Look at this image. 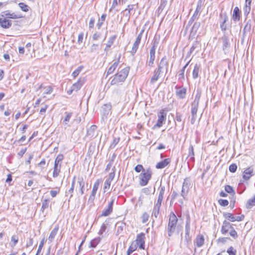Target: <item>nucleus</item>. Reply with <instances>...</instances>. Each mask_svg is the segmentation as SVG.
<instances>
[{
	"label": "nucleus",
	"instance_id": "0eeeda50",
	"mask_svg": "<svg viewBox=\"0 0 255 255\" xmlns=\"http://www.w3.org/2000/svg\"><path fill=\"white\" fill-rule=\"evenodd\" d=\"M64 158L63 154H59L56 157L54 161L52 176L57 177L61 172V162Z\"/></svg>",
	"mask_w": 255,
	"mask_h": 255
},
{
	"label": "nucleus",
	"instance_id": "680f3d73",
	"mask_svg": "<svg viewBox=\"0 0 255 255\" xmlns=\"http://www.w3.org/2000/svg\"><path fill=\"white\" fill-rule=\"evenodd\" d=\"M59 189L57 190H51L50 192V195L52 197H55L59 193Z\"/></svg>",
	"mask_w": 255,
	"mask_h": 255
},
{
	"label": "nucleus",
	"instance_id": "864d4df0",
	"mask_svg": "<svg viewBox=\"0 0 255 255\" xmlns=\"http://www.w3.org/2000/svg\"><path fill=\"white\" fill-rule=\"evenodd\" d=\"M219 204L223 207H225L228 205L229 202L226 199H220L218 201Z\"/></svg>",
	"mask_w": 255,
	"mask_h": 255
},
{
	"label": "nucleus",
	"instance_id": "1a4fd4ad",
	"mask_svg": "<svg viewBox=\"0 0 255 255\" xmlns=\"http://www.w3.org/2000/svg\"><path fill=\"white\" fill-rule=\"evenodd\" d=\"M145 240V234L143 233H141L136 236L135 240L133 241L135 242V243H136V244L138 246V249L144 250Z\"/></svg>",
	"mask_w": 255,
	"mask_h": 255
},
{
	"label": "nucleus",
	"instance_id": "5701e85b",
	"mask_svg": "<svg viewBox=\"0 0 255 255\" xmlns=\"http://www.w3.org/2000/svg\"><path fill=\"white\" fill-rule=\"evenodd\" d=\"M252 0H245V5L244 7V14L247 16L250 13L251 9V3Z\"/></svg>",
	"mask_w": 255,
	"mask_h": 255
},
{
	"label": "nucleus",
	"instance_id": "f704fd0d",
	"mask_svg": "<svg viewBox=\"0 0 255 255\" xmlns=\"http://www.w3.org/2000/svg\"><path fill=\"white\" fill-rule=\"evenodd\" d=\"M18 5L20 9L24 12H27L30 9V7L24 2H19Z\"/></svg>",
	"mask_w": 255,
	"mask_h": 255
},
{
	"label": "nucleus",
	"instance_id": "a211bd4d",
	"mask_svg": "<svg viewBox=\"0 0 255 255\" xmlns=\"http://www.w3.org/2000/svg\"><path fill=\"white\" fill-rule=\"evenodd\" d=\"M155 46H152L149 51V59L148 63V65L149 67H152L153 66L154 62L155 60Z\"/></svg>",
	"mask_w": 255,
	"mask_h": 255
},
{
	"label": "nucleus",
	"instance_id": "69168bd1",
	"mask_svg": "<svg viewBox=\"0 0 255 255\" xmlns=\"http://www.w3.org/2000/svg\"><path fill=\"white\" fill-rule=\"evenodd\" d=\"M46 164V160L44 158L42 159L41 161L38 164V165L43 167Z\"/></svg>",
	"mask_w": 255,
	"mask_h": 255
},
{
	"label": "nucleus",
	"instance_id": "423d86ee",
	"mask_svg": "<svg viewBox=\"0 0 255 255\" xmlns=\"http://www.w3.org/2000/svg\"><path fill=\"white\" fill-rule=\"evenodd\" d=\"M152 175V170L150 168L143 171L139 175V184L141 186L146 185L151 179Z\"/></svg>",
	"mask_w": 255,
	"mask_h": 255
},
{
	"label": "nucleus",
	"instance_id": "f257e3e1",
	"mask_svg": "<svg viewBox=\"0 0 255 255\" xmlns=\"http://www.w3.org/2000/svg\"><path fill=\"white\" fill-rule=\"evenodd\" d=\"M5 16L1 15L0 17V26L3 29H8L12 26V21L9 19H18L22 17L21 15H18L14 12L6 11Z\"/></svg>",
	"mask_w": 255,
	"mask_h": 255
},
{
	"label": "nucleus",
	"instance_id": "4c0bfd02",
	"mask_svg": "<svg viewBox=\"0 0 255 255\" xmlns=\"http://www.w3.org/2000/svg\"><path fill=\"white\" fill-rule=\"evenodd\" d=\"M167 2V1L166 0H161L160 4L158 8V12H162V11L163 10V9L166 5Z\"/></svg>",
	"mask_w": 255,
	"mask_h": 255
},
{
	"label": "nucleus",
	"instance_id": "a878e982",
	"mask_svg": "<svg viewBox=\"0 0 255 255\" xmlns=\"http://www.w3.org/2000/svg\"><path fill=\"white\" fill-rule=\"evenodd\" d=\"M255 206V194L251 198L249 199L246 203V207L248 209H251Z\"/></svg>",
	"mask_w": 255,
	"mask_h": 255
},
{
	"label": "nucleus",
	"instance_id": "7ed1b4c3",
	"mask_svg": "<svg viewBox=\"0 0 255 255\" xmlns=\"http://www.w3.org/2000/svg\"><path fill=\"white\" fill-rule=\"evenodd\" d=\"M221 232L223 235H229L234 240L238 238V234L237 232L234 229L233 225L229 222L224 221L221 227Z\"/></svg>",
	"mask_w": 255,
	"mask_h": 255
},
{
	"label": "nucleus",
	"instance_id": "dca6fc26",
	"mask_svg": "<svg viewBox=\"0 0 255 255\" xmlns=\"http://www.w3.org/2000/svg\"><path fill=\"white\" fill-rule=\"evenodd\" d=\"M205 243V238L203 235H198L194 242V245L195 248H200L202 247Z\"/></svg>",
	"mask_w": 255,
	"mask_h": 255
},
{
	"label": "nucleus",
	"instance_id": "c03bdc74",
	"mask_svg": "<svg viewBox=\"0 0 255 255\" xmlns=\"http://www.w3.org/2000/svg\"><path fill=\"white\" fill-rule=\"evenodd\" d=\"M106 16L107 15H106V14H103L101 15V20L102 22H98L97 24V26L98 29H101V26L102 25V24L103 23V22L105 21V20L106 19Z\"/></svg>",
	"mask_w": 255,
	"mask_h": 255
},
{
	"label": "nucleus",
	"instance_id": "3c124183",
	"mask_svg": "<svg viewBox=\"0 0 255 255\" xmlns=\"http://www.w3.org/2000/svg\"><path fill=\"white\" fill-rule=\"evenodd\" d=\"M75 177H74L72 180L71 187L70 189L69 190V192L71 193L70 197H72V193L74 192V187H75Z\"/></svg>",
	"mask_w": 255,
	"mask_h": 255
},
{
	"label": "nucleus",
	"instance_id": "c9c22d12",
	"mask_svg": "<svg viewBox=\"0 0 255 255\" xmlns=\"http://www.w3.org/2000/svg\"><path fill=\"white\" fill-rule=\"evenodd\" d=\"M137 248H138V246L135 242L133 241L130 244L128 250L129 253H133L134 251H136Z\"/></svg>",
	"mask_w": 255,
	"mask_h": 255
},
{
	"label": "nucleus",
	"instance_id": "c85d7f7f",
	"mask_svg": "<svg viewBox=\"0 0 255 255\" xmlns=\"http://www.w3.org/2000/svg\"><path fill=\"white\" fill-rule=\"evenodd\" d=\"M117 36L116 35H113L109 38L107 44L105 47V50H108L111 46L113 44Z\"/></svg>",
	"mask_w": 255,
	"mask_h": 255
},
{
	"label": "nucleus",
	"instance_id": "412c9836",
	"mask_svg": "<svg viewBox=\"0 0 255 255\" xmlns=\"http://www.w3.org/2000/svg\"><path fill=\"white\" fill-rule=\"evenodd\" d=\"M119 64V60L115 61L108 68L107 74H106V77H107L108 75H111L113 74L115 70L117 69L118 65Z\"/></svg>",
	"mask_w": 255,
	"mask_h": 255
},
{
	"label": "nucleus",
	"instance_id": "6ab92c4d",
	"mask_svg": "<svg viewBox=\"0 0 255 255\" xmlns=\"http://www.w3.org/2000/svg\"><path fill=\"white\" fill-rule=\"evenodd\" d=\"M241 17V11L238 6L234 7L232 18L234 22L239 21Z\"/></svg>",
	"mask_w": 255,
	"mask_h": 255
},
{
	"label": "nucleus",
	"instance_id": "20e7f679",
	"mask_svg": "<svg viewBox=\"0 0 255 255\" xmlns=\"http://www.w3.org/2000/svg\"><path fill=\"white\" fill-rule=\"evenodd\" d=\"M163 59H161L160 64L158 67L154 71L153 75L150 79V83L152 84H154L159 79L160 75L163 73H166L168 68V63L165 62L163 63Z\"/></svg>",
	"mask_w": 255,
	"mask_h": 255
},
{
	"label": "nucleus",
	"instance_id": "f8f14e48",
	"mask_svg": "<svg viewBox=\"0 0 255 255\" xmlns=\"http://www.w3.org/2000/svg\"><path fill=\"white\" fill-rule=\"evenodd\" d=\"M143 31H144L143 30H142L140 32V33L136 36L135 40L134 43H133V45H132V48H131V51H130V52L132 54H134L136 52V51L138 48L139 45L141 42V38L142 36V34H143Z\"/></svg>",
	"mask_w": 255,
	"mask_h": 255
},
{
	"label": "nucleus",
	"instance_id": "5fc2aeb1",
	"mask_svg": "<svg viewBox=\"0 0 255 255\" xmlns=\"http://www.w3.org/2000/svg\"><path fill=\"white\" fill-rule=\"evenodd\" d=\"M84 34L81 32L78 34L77 43L79 44H81L83 42Z\"/></svg>",
	"mask_w": 255,
	"mask_h": 255
},
{
	"label": "nucleus",
	"instance_id": "0e129e2a",
	"mask_svg": "<svg viewBox=\"0 0 255 255\" xmlns=\"http://www.w3.org/2000/svg\"><path fill=\"white\" fill-rule=\"evenodd\" d=\"M33 239L31 238H29L28 241L26 245V247L27 248L28 247L31 246L33 245Z\"/></svg>",
	"mask_w": 255,
	"mask_h": 255
},
{
	"label": "nucleus",
	"instance_id": "f3484780",
	"mask_svg": "<svg viewBox=\"0 0 255 255\" xmlns=\"http://www.w3.org/2000/svg\"><path fill=\"white\" fill-rule=\"evenodd\" d=\"M164 194V187H162L160 189V191L159 193L158 200L157 203L155 204V208H157V213L159 212V209L161 207V203L163 199V195Z\"/></svg>",
	"mask_w": 255,
	"mask_h": 255
},
{
	"label": "nucleus",
	"instance_id": "4be33fe9",
	"mask_svg": "<svg viewBox=\"0 0 255 255\" xmlns=\"http://www.w3.org/2000/svg\"><path fill=\"white\" fill-rule=\"evenodd\" d=\"M171 162V159L170 158H166L163 160H162L159 162H158L156 164V168L157 169H162L166 166H167Z\"/></svg>",
	"mask_w": 255,
	"mask_h": 255
},
{
	"label": "nucleus",
	"instance_id": "e433bc0d",
	"mask_svg": "<svg viewBox=\"0 0 255 255\" xmlns=\"http://www.w3.org/2000/svg\"><path fill=\"white\" fill-rule=\"evenodd\" d=\"M79 185L80 187V192L81 195H83L84 193V187L85 183L83 181V179L82 178L79 182Z\"/></svg>",
	"mask_w": 255,
	"mask_h": 255
},
{
	"label": "nucleus",
	"instance_id": "2eb2a0df",
	"mask_svg": "<svg viewBox=\"0 0 255 255\" xmlns=\"http://www.w3.org/2000/svg\"><path fill=\"white\" fill-rule=\"evenodd\" d=\"M254 169L249 167L244 170L243 172V182L249 180L253 176Z\"/></svg>",
	"mask_w": 255,
	"mask_h": 255
},
{
	"label": "nucleus",
	"instance_id": "338daca9",
	"mask_svg": "<svg viewBox=\"0 0 255 255\" xmlns=\"http://www.w3.org/2000/svg\"><path fill=\"white\" fill-rule=\"evenodd\" d=\"M97 245V243H96V241L95 240H93L91 242L90 244V247L92 248H95Z\"/></svg>",
	"mask_w": 255,
	"mask_h": 255
},
{
	"label": "nucleus",
	"instance_id": "9b49d317",
	"mask_svg": "<svg viewBox=\"0 0 255 255\" xmlns=\"http://www.w3.org/2000/svg\"><path fill=\"white\" fill-rule=\"evenodd\" d=\"M224 217L227 219L229 221L231 222H241L244 220L245 215L243 214L239 216H235L234 214L231 213H227L224 214Z\"/></svg>",
	"mask_w": 255,
	"mask_h": 255
},
{
	"label": "nucleus",
	"instance_id": "ddd939ff",
	"mask_svg": "<svg viewBox=\"0 0 255 255\" xmlns=\"http://www.w3.org/2000/svg\"><path fill=\"white\" fill-rule=\"evenodd\" d=\"M115 201L114 199H112L108 203V207L105 208L102 212L100 217H107L110 215L113 211V204Z\"/></svg>",
	"mask_w": 255,
	"mask_h": 255
},
{
	"label": "nucleus",
	"instance_id": "bf43d9fd",
	"mask_svg": "<svg viewBox=\"0 0 255 255\" xmlns=\"http://www.w3.org/2000/svg\"><path fill=\"white\" fill-rule=\"evenodd\" d=\"M48 106L47 105H45L43 107H42L39 111L40 114L43 115L45 113Z\"/></svg>",
	"mask_w": 255,
	"mask_h": 255
},
{
	"label": "nucleus",
	"instance_id": "8fccbe9b",
	"mask_svg": "<svg viewBox=\"0 0 255 255\" xmlns=\"http://www.w3.org/2000/svg\"><path fill=\"white\" fill-rule=\"evenodd\" d=\"M49 201L47 199H45L43 202H42V207H41V210L42 211V212H43V211L47 208L49 206Z\"/></svg>",
	"mask_w": 255,
	"mask_h": 255
},
{
	"label": "nucleus",
	"instance_id": "de8ad7c7",
	"mask_svg": "<svg viewBox=\"0 0 255 255\" xmlns=\"http://www.w3.org/2000/svg\"><path fill=\"white\" fill-rule=\"evenodd\" d=\"M18 241V238L16 235H13L11 238V243L13 246H15Z\"/></svg>",
	"mask_w": 255,
	"mask_h": 255
},
{
	"label": "nucleus",
	"instance_id": "774afa93",
	"mask_svg": "<svg viewBox=\"0 0 255 255\" xmlns=\"http://www.w3.org/2000/svg\"><path fill=\"white\" fill-rule=\"evenodd\" d=\"M184 71L185 70L182 69L181 70V73L179 74V78H181L182 80L185 79Z\"/></svg>",
	"mask_w": 255,
	"mask_h": 255
},
{
	"label": "nucleus",
	"instance_id": "603ef678",
	"mask_svg": "<svg viewBox=\"0 0 255 255\" xmlns=\"http://www.w3.org/2000/svg\"><path fill=\"white\" fill-rule=\"evenodd\" d=\"M107 226L105 224H103L99 231L98 234L102 235L106 230Z\"/></svg>",
	"mask_w": 255,
	"mask_h": 255
},
{
	"label": "nucleus",
	"instance_id": "72a5a7b5",
	"mask_svg": "<svg viewBox=\"0 0 255 255\" xmlns=\"http://www.w3.org/2000/svg\"><path fill=\"white\" fill-rule=\"evenodd\" d=\"M228 19V16L226 14V13H225L223 17V20L220 24V27L222 31H225L227 29V25L226 24V22L227 21Z\"/></svg>",
	"mask_w": 255,
	"mask_h": 255
},
{
	"label": "nucleus",
	"instance_id": "b1692460",
	"mask_svg": "<svg viewBox=\"0 0 255 255\" xmlns=\"http://www.w3.org/2000/svg\"><path fill=\"white\" fill-rule=\"evenodd\" d=\"M190 183L187 181H184L181 191L182 196L184 197L189 190Z\"/></svg>",
	"mask_w": 255,
	"mask_h": 255
},
{
	"label": "nucleus",
	"instance_id": "4468645a",
	"mask_svg": "<svg viewBox=\"0 0 255 255\" xmlns=\"http://www.w3.org/2000/svg\"><path fill=\"white\" fill-rule=\"evenodd\" d=\"M100 182V180L97 179L94 183L91 195H90L89 199H88L89 202H90L91 203H93V202L95 199V196H96L97 191L99 188Z\"/></svg>",
	"mask_w": 255,
	"mask_h": 255
},
{
	"label": "nucleus",
	"instance_id": "a18cd8bd",
	"mask_svg": "<svg viewBox=\"0 0 255 255\" xmlns=\"http://www.w3.org/2000/svg\"><path fill=\"white\" fill-rule=\"evenodd\" d=\"M135 171L139 173L140 172H143V171H145L146 169H144L141 164H137L134 168Z\"/></svg>",
	"mask_w": 255,
	"mask_h": 255
},
{
	"label": "nucleus",
	"instance_id": "bb28decb",
	"mask_svg": "<svg viewBox=\"0 0 255 255\" xmlns=\"http://www.w3.org/2000/svg\"><path fill=\"white\" fill-rule=\"evenodd\" d=\"M200 65L198 64H196L194 66L193 72L192 76L194 79H196L199 77V73L200 70Z\"/></svg>",
	"mask_w": 255,
	"mask_h": 255
},
{
	"label": "nucleus",
	"instance_id": "c756f323",
	"mask_svg": "<svg viewBox=\"0 0 255 255\" xmlns=\"http://www.w3.org/2000/svg\"><path fill=\"white\" fill-rule=\"evenodd\" d=\"M102 35V30L100 29H98V31H96L92 35V40L94 41L99 40L101 37Z\"/></svg>",
	"mask_w": 255,
	"mask_h": 255
},
{
	"label": "nucleus",
	"instance_id": "e2e57ef3",
	"mask_svg": "<svg viewBox=\"0 0 255 255\" xmlns=\"http://www.w3.org/2000/svg\"><path fill=\"white\" fill-rule=\"evenodd\" d=\"M38 131H35L33 132L32 135L30 136L28 139V141H30L35 136H36L38 135Z\"/></svg>",
	"mask_w": 255,
	"mask_h": 255
},
{
	"label": "nucleus",
	"instance_id": "2f4dec72",
	"mask_svg": "<svg viewBox=\"0 0 255 255\" xmlns=\"http://www.w3.org/2000/svg\"><path fill=\"white\" fill-rule=\"evenodd\" d=\"M84 66L81 65L72 72L71 75L74 79H75L79 75V74L80 73V72H81Z\"/></svg>",
	"mask_w": 255,
	"mask_h": 255
},
{
	"label": "nucleus",
	"instance_id": "473e14b6",
	"mask_svg": "<svg viewBox=\"0 0 255 255\" xmlns=\"http://www.w3.org/2000/svg\"><path fill=\"white\" fill-rule=\"evenodd\" d=\"M198 108V101H197L196 103L195 102H194V105L192 106L191 108V114L193 118L195 117L197 113Z\"/></svg>",
	"mask_w": 255,
	"mask_h": 255
},
{
	"label": "nucleus",
	"instance_id": "39448f33",
	"mask_svg": "<svg viewBox=\"0 0 255 255\" xmlns=\"http://www.w3.org/2000/svg\"><path fill=\"white\" fill-rule=\"evenodd\" d=\"M177 222L178 219L175 214L173 212H170L167 226L168 236H171L173 233L175 232Z\"/></svg>",
	"mask_w": 255,
	"mask_h": 255
},
{
	"label": "nucleus",
	"instance_id": "a19ab883",
	"mask_svg": "<svg viewBox=\"0 0 255 255\" xmlns=\"http://www.w3.org/2000/svg\"><path fill=\"white\" fill-rule=\"evenodd\" d=\"M44 243H45V239L43 238L42 239V240L40 242L37 253L36 254V255H38L41 253L42 248L44 246Z\"/></svg>",
	"mask_w": 255,
	"mask_h": 255
},
{
	"label": "nucleus",
	"instance_id": "cd10ccee",
	"mask_svg": "<svg viewBox=\"0 0 255 255\" xmlns=\"http://www.w3.org/2000/svg\"><path fill=\"white\" fill-rule=\"evenodd\" d=\"M194 155L195 154L194 147L192 145H190L188 148V154L187 158H190L192 161H194Z\"/></svg>",
	"mask_w": 255,
	"mask_h": 255
},
{
	"label": "nucleus",
	"instance_id": "49530a36",
	"mask_svg": "<svg viewBox=\"0 0 255 255\" xmlns=\"http://www.w3.org/2000/svg\"><path fill=\"white\" fill-rule=\"evenodd\" d=\"M72 115V113H68L66 114V115L63 120V123L65 125H67L68 124V123L69 122Z\"/></svg>",
	"mask_w": 255,
	"mask_h": 255
},
{
	"label": "nucleus",
	"instance_id": "aec40b11",
	"mask_svg": "<svg viewBox=\"0 0 255 255\" xmlns=\"http://www.w3.org/2000/svg\"><path fill=\"white\" fill-rule=\"evenodd\" d=\"M115 176L114 172H111L109 175V178L107 179L104 184V190L106 192L107 190H108L111 186V183L112 181L113 180Z\"/></svg>",
	"mask_w": 255,
	"mask_h": 255
},
{
	"label": "nucleus",
	"instance_id": "09e8293b",
	"mask_svg": "<svg viewBox=\"0 0 255 255\" xmlns=\"http://www.w3.org/2000/svg\"><path fill=\"white\" fill-rule=\"evenodd\" d=\"M237 169V165L236 163H232L229 166V170L232 173H235Z\"/></svg>",
	"mask_w": 255,
	"mask_h": 255
},
{
	"label": "nucleus",
	"instance_id": "7c9ffc66",
	"mask_svg": "<svg viewBox=\"0 0 255 255\" xmlns=\"http://www.w3.org/2000/svg\"><path fill=\"white\" fill-rule=\"evenodd\" d=\"M58 230V226H56L52 230L48 237V239L50 242L54 240L55 237L57 235Z\"/></svg>",
	"mask_w": 255,
	"mask_h": 255
},
{
	"label": "nucleus",
	"instance_id": "37998d69",
	"mask_svg": "<svg viewBox=\"0 0 255 255\" xmlns=\"http://www.w3.org/2000/svg\"><path fill=\"white\" fill-rule=\"evenodd\" d=\"M229 255H236L237 251L232 246L230 247L227 250Z\"/></svg>",
	"mask_w": 255,
	"mask_h": 255
},
{
	"label": "nucleus",
	"instance_id": "13d9d810",
	"mask_svg": "<svg viewBox=\"0 0 255 255\" xmlns=\"http://www.w3.org/2000/svg\"><path fill=\"white\" fill-rule=\"evenodd\" d=\"M95 22V19L94 17H91L90 19L89 23V27L90 28H92L94 27Z\"/></svg>",
	"mask_w": 255,
	"mask_h": 255
},
{
	"label": "nucleus",
	"instance_id": "052dcab7",
	"mask_svg": "<svg viewBox=\"0 0 255 255\" xmlns=\"http://www.w3.org/2000/svg\"><path fill=\"white\" fill-rule=\"evenodd\" d=\"M28 126L27 125L24 124L23 125L22 127L20 128V131L22 133H24L25 132L26 129H27Z\"/></svg>",
	"mask_w": 255,
	"mask_h": 255
},
{
	"label": "nucleus",
	"instance_id": "4d7b16f0",
	"mask_svg": "<svg viewBox=\"0 0 255 255\" xmlns=\"http://www.w3.org/2000/svg\"><path fill=\"white\" fill-rule=\"evenodd\" d=\"M52 91H53V88L51 86H49L46 87V90H45L44 94H46V95L50 94L52 92Z\"/></svg>",
	"mask_w": 255,
	"mask_h": 255
},
{
	"label": "nucleus",
	"instance_id": "6e6d98bb",
	"mask_svg": "<svg viewBox=\"0 0 255 255\" xmlns=\"http://www.w3.org/2000/svg\"><path fill=\"white\" fill-rule=\"evenodd\" d=\"M27 148L21 149V150L17 153V155L19 157L21 158L23 156V154L26 152Z\"/></svg>",
	"mask_w": 255,
	"mask_h": 255
},
{
	"label": "nucleus",
	"instance_id": "6e6552de",
	"mask_svg": "<svg viewBox=\"0 0 255 255\" xmlns=\"http://www.w3.org/2000/svg\"><path fill=\"white\" fill-rule=\"evenodd\" d=\"M85 82V78H79L77 81L72 85L71 89L67 91V93L68 95H71L74 91H78L82 88Z\"/></svg>",
	"mask_w": 255,
	"mask_h": 255
},
{
	"label": "nucleus",
	"instance_id": "393cba45",
	"mask_svg": "<svg viewBox=\"0 0 255 255\" xmlns=\"http://www.w3.org/2000/svg\"><path fill=\"white\" fill-rule=\"evenodd\" d=\"M186 94V89L185 88H180L176 91V96L180 99H183L185 97Z\"/></svg>",
	"mask_w": 255,
	"mask_h": 255
},
{
	"label": "nucleus",
	"instance_id": "9d476101",
	"mask_svg": "<svg viewBox=\"0 0 255 255\" xmlns=\"http://www.w3.org/2000/svg\"><path fill=\"white\" fill-rule=\"evenodd\" d=\"M157 115L158 119L156 124L154 126V128H160L162 127L166 120V113L165 112L164 110H161L158 113Z\"/></svg>",
	"mask_w": 255,
	"mask_h": 255
},
{
	"label": "nucleus",
	"instance_id": "f03ea898",
	"mask_svg": "<svg viewBox=\"0 0 255 255\" xmlns=\"http://www.w3.org/2000/svg\"><path fill=\"white\" fill-rule=\"evenodd\" d=\"M129 71V67H126L121 69L118 72L114 75L111 81V85H117L124 82L127 79Z\"/></svg>",
	"mask_w": 255,
	"mask_h": 255
},
{
	"label": "nucleus",
	"instance_id": "79ce46f5",
	"mask_svg": "<svg viewBox=\"0 0 255 255\" xmlns=\"http://www.w3.org/2000/svg\"><path fill=\"white\" fill-rule=\"evenodd\" d=\"M225 190L226 192L229 194H235V191L233 188L229 185H227L225 186Z\"/></svg>",
	"mask_w": 255,
	"mask_h": 255
},
{
	"label": "nucleus",
	"instance_id": "58836bf2",
	"mask_svg": "<svg viewBox=\"0 0 255 255\" xmlns=\"http://www.w3.org/2000/svg\"><path fill=\"white\" fill-rule=\"evenodd\" d=\"M149 215L146 212L143 213L141 216L142 223L143 224L146 223L149 219Z\"/></svg>",
	"mask_w": 255,
	"mask_h": 255
},
{
	"label": "nucleus",
	"instance_id": "ea45409f",
	"mask_svg": "<svg viewBox=\"0 0 255 255\" xmlns=\"http://www.w3.org/2000/svg\"><path fill=\"white\" fill-rule=\"evenodd\" d=\"M134 7V4H128L127 8L125 9V11H128V14L127 15L128 19H129L130 15L131 14V11L133 9Z\"/></svg>",
	"mask_w": 255,
	"mask_h": 255
}]
</instances>
